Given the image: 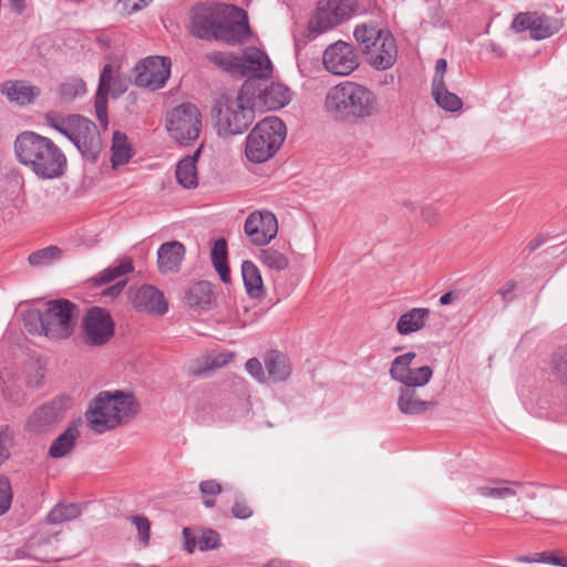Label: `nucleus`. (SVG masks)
Returning a JSON list of instances; mask_svg holds the SVG:
<instances>
[{
    "label": "nucleus",
    "mask_w": 567,
    "mask_h": 567,
    "mask_svg": "<svg viewBox=\"0 0 567 567\" xmlns=\"http://www.w3.org/2000/svg\"><path fill=\"white\" fill-rule=\"evenodd\" d=\"M13 150L17 161L40 179L60 178L68 169L64 152L51 138L33 131L19 133Z\"/></svg>",
    "instance_id": "f257e3e1"
},
{
    "label": "nucleus",
    "mask_w": 567,
    "mask_h": 567,
    "mask_svg": "<svg viewBox=\"0 0 567 567\" xmlns=\"http://www.w3.org/2000/svg\"><path fill=\"white\" fill-rule=\"evenodd\" d=\"M324 107L337 121H357L375 116L379 113V101L365 85L344 81L329 89Z\"/></svg>",
    "instance_id": "f03ea898"
},
{
    "label": "nucleus",
    "mask_w": 567,
    "mask_h": 567,
    "mask_svg": "<svg viewBox=\"0 0 567 567\" xmlns=\"http://www.w3.org/2000/svg\"><path fill=\"white\" fill-rule=\"evenodd\" d=\"M140 410V403L132 393L116 390L102 391L85 413L90 427L99 434L116 429L133 420Z\"/></svg>",
    "instance_id": "7ed1b4c3"
},
{
    "label": "nucleus",
    "mask_w": 567,
    "mask_h": 567,
    "mask_svg": "<svg viewBox=\"0 0 567 567\" xmlns=\"http://www.w3.org/2000/svg\"><path fill=\"white\" fill-rule=\"evenodd\" d=\"M256 81L246 80L235 97L221 96L214 106L216 127L220 136L243 134L255 120L249 95L256 93Z\"/></svg>",
    "instance_id": "20e7f679"
},
{
    "label": "nucleus",
    "mask_w": 567,
    "mask_h": 567,
    "mask_svg": "<svg viewBox=\"0 0 567 567\" xmlns=\"http://www.w3.org/2000/svg\"><path fill=\"white\" fill-rule=\"evenodd\" d=\"M44 122L70 140L85 159L96 162L102 140L94 122L79 114L61 115L56 112L45 113Z\"/></svg>",
    "instance_id": "39448f33"
},
{
    "label": "nucleus",
    "mask_w": 567,
    "mask_h": 567,
    "mask_svg": "<svg viewBox=\"0 0 567 567\" xmlns=\"http://www.w3.org/2000/svg\"><path fill=\"white\" fill-rule=\"evenodd\" d=\"M287 128L282 120L268 116L260 121L246 138L245 154L251 163H264L271 158L282 145Z\"/></svg>",
    "instance_id": "423d86ee"
},
{
    "label": "nucleus",
    "mask_w": 567,
    "mask_h": 567,
    "mask_svg": "<svg viewBox=\"0 0 567 567\" xmlns=\"http://www.w3.org/2000/svg\"><path fill=\"white\" fill-rule=\"evenodd\" d=\"M79 312V306L68 299L47 301L43 308L45 337L53 340H65L71 337Z\"/></svg>",
    "instance_id": "0eeeda50"
},
{
    "label": "nucleus",
    "mask_w": 567,
    "mask_h": 567,
    "mask_svg": "<svg viewBox=\"0 0 567 567\" xmlns=\"http://www.w3.org/2000/svg\"><path fill=\"white\" fill-rule=\"evenodd\" d=\"M202 115L198 109L190 103L174 107L167 116V131L181 144H188L199 136Z\"/></svg>",
    "instance_id": "6e6552de"
},
{
    "label": "nucleus",
    "mask_w": 567,
    "mask_h": 567,
    "mask_svg": "<svg viewBox=\"0 0 567 567\" xmlns=\"http://www.w3.org/2000/svg\"><path fill=\"white\" fill-rule=\"evenodd\" d=\"M355 0H319L309 22L311 33L320 34L350 19L354 12Z\"/></svg>",
    "instance_id": "1a4fd4ad"
},
{
    "label": "nucleus",
    "mask_w": 567,
    "mask_h": 567,
    "mask_svg": "<svg viewBox=\"0 0 567 567\" xmlns=\"http://www.w3.org/2000/svg\"><path fill=\"white\" fill-rule=\"evenodd\" d=\"M115 332V324L106 309L92 307L82 321V341L90 347L106 344Z\"/></svg>",
    "instance_id": "9d476101"
},
{
    "label": "nucleus",
    "mask_w": 567,
    "mask_h": 567,
    "mask_svg": "<svg viewBox=\"0 0 567 567\" xmlns=\"http://www.w3.org/2000/svg\"><path fill=\"white\" fill-rule=\"evenodd\" d=\"M228 10L229 4L224 3L196 4L192 9V34L202 40H214Z\"/></svg>",
    "instance_id": "9b49d317"
},
{
    "label": "nucleus",
    "mask_w": 567,
    "mask_h": 567,
    "mask_svg": "<svg viewBox=\"0 0 567 567\" xmlns=\"http://www.w3.org/2000/svg\"><path fill=\"white\" fill-rule=\"evenodd\" d=\"M225 13L226 17L219 24L214 40L230 45L246 43L252 34L247 12L243 8L229 4V10Z\"/></svg>",
    "instance_id": "f8f14e48"
},
{
    "label": "nucleus",
    "mask_w": 567,
    "mask_h": 567,
    "mask_svg": "<svg viewBox=\"0 0 567 567\" xmlns=\"http://www.w3.org/2000/svg\"><path fill=\"white\" fill-rule=\"evenodd\" d=\"M415 352H408L394 358L390 368V377L402 384V386L417 389L424 386L433 377V370L430 365L411 368Z\"/></svg>",
    "instance_id": "ddd939ff"
},
{
    "label": "nucleus",
    "mask_w": 567,
    "mask_h": 567,
    "mask_svg": "<svg viewBox=\"0 0 567 567\" xmlns=\"http://www.w3.org/2000/svg\"><path fill=\"white\" fill-rule=\"evenodd\" d=\"M135 84L156 91L163 87L171 74V60L165 56H148L134 68Z\"/></svg>",
    "instance_id": "4468645a"
},
{
    "label": "nucleus",
    "mask_w": 567,
    "mask_h": 567,
    "mask_svg": "<svg viewBox=\"0 0 567 567\" xmlns=\"http://www.w3.org/2000/svg\"><path fill=\"white\" fill-rule=\"evenodd\" d=\"M326 70L334 75H349L359 66V55L354 47L344 41L330 44L322 56Z\"/></svg>",
    "instance_id": "2eb2a0df"
},
{
    "label": "nucleus",
    "mask_w": 567,
    "mask_h": 567,
    "mask_svg": "<svg viewBox=\"0 0 567 567\" xmlns=\"http://www.w3.org/2000/svg\"><path fill=\"white\" fill-rule=\"evenodd\" d=\"M70 406L68 396L55 398L39 408L28 417L27 426L34 433H43L59 423Z\"/></svg>",
    "instance_id": "dca6fc26"
},
{
    "label": "nucleus",
    "mask_w": 567,
    "mask_h": 567,
    "mask_svg": "<svg viewBox=\"0 0 567 567\" xmlns=\"http://www.w3.org/2000/svg\"><path fill=\"white\" fill-rule=\"evenodd\" d=\"M512 28L517 32L529 31L533 40H544L558 32L561 23L545 14L520 12L514 18Z\"/></svg>",
    "instance_id": "f3484780"
},
{
    "label": "nucleus",
    "mask_w": 567,
    "mask_h": 567,
    "mask_svg": "<svg viewBox=\"0 0 567 567\" xmlns=\"http://www.w3.org/2000/svg\"><path fill=\"white\" fill-rule=\"evenodd\" d=\"M244 229L251 244L265 246L277 236L278 221L271 212L256 210L246 218Z\"/></svg>",
    "instance_id": "a211bd4d"
},
{
    "label": "nucleus",
    "mask_w": 567,
    "mask_h": 567,
    "mask_svg": "<svg viewBox=\"0 0 567 567\" xmlns=\"http://www.w3.org/2000/svg\"><path fill=\"white\" fill-rule=\"evenodd\" d=\"M256 93L249 95L254 107H265L266 110H279L290 102V90L281 84L271 82L268 84L256 85Z\"/></svg>",
    "instance_id": "6ab92c4d"
},
{
    "label": "nucleus",
    "mask_w": 567,
    "mask_h": 567,
    "mask_svg": "<svg viewBox=\"0 0 567 567\" xmlns=\"http://www.w3.org/2000/svg\"><path fill=\"white\" fill-rule=\"evenodd\" d=\"M367 61L375 70H388L398 59V47L394 37L390 31L384 32L380 42L375 43L370 52L364 53Z\"/></svg>",
    "instance_id": "aec40b11"
},
{
    "label": "nucleus",
    "mask_w": 567,
    "mask_h": 567,
    "mask_svg": "<svg viewBox=\"0 0 567 567\" xmlns=\"http://www.w3.org/2000/svg\"><path fill=\"white\" fill-rule=\"evenodd\" d=\"M132 303L138 311L164 315L168 305L164 293L152 285L140 287L132 297Z\"/></svg>",
    "instance_id": "412c9836"
},
{
    "label": "nucleus",
    "mask_w": 567,
    "mask_h": 567,
    "mask_svg": "<svg viewBox=\"0 0 567 567\" xmlns=\"http://www.w3.org/2000/svg\"><path fill=\"white\" fill-rule=\"evenodd\" d=\"M436 402L433 400H423L417 389L400 386L398 396L399 411L409 416H420L433 409Z\"/></svg>",
    "instance_id": "4be33fe9"
},
{
    "label": "nucleus",
    "mask_w": 567,
    "mask_h": 567,
    "mask_svg": "<svg viewBox=\"0 0 567 567\" xmlns=\"http://www.w3.org/2000/svg\"><path fill=\"white\" fill-rule=\"evenodd\" d=\"M0 92L10 102L18 105H28L41 94L40 87L28 84L21 80H7L0 85Z\"/></svg>",
    "instance_id": "5701e85b"
},
{
    "label": "nucleus",
    "mask_w": 567,
    "mask_h": 567,
    "mask_svg": "<svg viewBox=\"0 0 567 567\" xmlns=\"http://www.w3.org/2000/svg\"><path fill=\"white\" fill-rule=\"evenodd\" d=\"M185 246L177 240L167 241L157 250V266L162 274L177 272L185 257Z\"/></svg>",
    "instance_id": "b1692460"
},
{
    "label": "nucleus",
    "mask_w": 567,
    "mask_h": 567,
    "mask_svg": "<svg viewBox=\"0 0 567 567\" xmlns=\"http://www.w3.org/2000/svg\"><path fill=\"white\" fill-rule=\"evenodd\" d=\"M244 78L256 81V85L262 79H268L272 73V64L266 53L258 49H252L245 53Z\"/></svg>",
    "instance_id": "393cba45"
},
{
    "label": "nucleus",
    "mask_w": 567,
    "mask_h": 567,
    "mask_svg": "<svg viewBox=\"0 0 567 567\" xmlns=\"http://www.w3.org/2000/svg\"><path fill=\"white\" fill-rule=\"evenodd\" d=\"M112 73V65L105 64L100 74L99 86L94 101L96 117L105 128L107 126V95L111 89Z\"/></svg>",
    "instance_id": "a878e982"
},
{
    "label": "nucleus",
    "mask_w": 567,
    "mask_h": 567,
    "mask_svg": "<svg viewBox=\"0 0 567 567\" xmlns=\"http://www.w3.org/2000/svg\"><path fill=\"white\" fill-rule=\"evenodd\" d=\"M185 303L193 309L208 310L215 303L212 285L208 281L194 284L184 296Z\"/></svg>",
    "instance_id": "bb28decb"
},
{
    "label": "nucleus",
    "mask_w": 567,
    "mask_h": 567,
    "mask_svg": "<svg viewBox=\"0 0 567 567\" xmlns=\"http://www.w3.org/2000/svg\"><path fill=\"white\" fill-rule=\"evenodd\" d=\"M264 362L268 377L274 382H284L291 374L289 359L278 350L268 351L264 358Z\"/></svg>",
    "instance_id": "cd10ccee"
},
{
    "label": "nucleus",
    "mask_w": 567,
    "mask_h": 567,
    "mask_svg": "<svg viewBox=\"0 0 567 567\" xmlns=\"http://www.w3.org/2000/svg\"><path fill=\"white\" fill-rule=\"evenodd\" d=\"M241 276L247 295L251 299L261 300L266 296V289L261 278L260 270L250 260H245L241 265Z\"/></svg>",
    "instance_id": "c85d7f7f"
},
{
    "label": "nucleus",
    "mask_w": 567,
    "mask_h": 567,
    "mask_svg": "<svg viewBox=\"0 0 567 567\" xmlns=\"http://www.w3.org/2000/svg\"><path fill=\"white\" fill-rule=\"evenodd\" d=\"M430 317V309L413 308L403 315L396 321V331L401 336H408L417 332L424 328Z\"/></svg>",
    "instance_id": "c756f323"
},
{
    "label": "nucleus",
    "mask_w": 567,
    "mask_h": 567,
    "mask_svg": "<svg viewBox=\"0 0 567 567\" xmlns=\"http://www.w3.org/2000/svg\"><path fill=\"white\" fill-rule=\"evenodd\" d=\"M80 436V430L75 422H72L51 444L49 455L53 458H61L70 453L75 446Z\"/></svg>",
    "instance_id": "7c9ffc66"
},
{
    "label": "nucleus",
    "mask_w": 567,
    "mask_h": 567,
    "mask_svg": "<svg viewBox=\"0 0 567 567\" xmlns=\"http://www.w3.org/2000/svg\"><path fill=\"white\" fill-rule=\"evenodd\" d=\"M199 152L197 150L193 155L185 156L176 166V179L184 188H195L198 185L196 163Z\"/></svg>",
    "instance_id": "2f4dec72"
},
{
    "label": "nucleus",
    "mask_w": 567,
    "mask_h": 567,
    "mask_svg": "<svg viewBox=\"0 0 567 567\" xmlns=\"http://www.w3.org/2000/svg\"><path fill=\"white\" fill-rule=\"evenodd\" d=\"M207 59L215 63L216 65L220 66L226 72L238 75L244 78L245 72V53L241 55H235L230 53H223V52H212L207 54Z\"/></svg>",
    "instance_id": "473e14b6"
},
{
    "label": "nucleus",
    "mask_w": 567,
    "mask_h": 567,
    "mask_svg": "<svg viewBox=\"0 0 567 567\" xmlns=\"http://www.w3.org/2000/svg\"><path fill=\"white\" fill-rule=\"evenodd\" d=\"M432 96L436 104L447 112H457L462 109L463 102L458 95L450 92L442 79L432 85Z\"/></svg>",
    "instance_id": "72a5a7b5"
},
{
    "label": "nucleus",
    "mask_w": 567,
    "mask_h": 567,
    "mask_svg": "<svg viewBox=\"0 0 567 567\" xmlns=\"http://www.w3.org/2000/svg\"><path fill=\"white\" fill-rule=\"evenodd\" d=\"M210 256L214 268L218 272L220 280L224 284H229L230 270L227 264L228 252L226 239L219 238L214 243Z\"/></svg>",
    "instance_id": "f704fd0d"
},
{
    "label": "nucleus",
    "mask_w": 567,
    "mask_h": 567,
    "mask_svg": "<svg viewBox=\"0 0 567 567\" xmlns=\"http://www.w3.org/2000/svg\"><path fill=\"white\" fill-rule=\"evenodd\" d=\"M384 32H388V30L379 29L377 25L372 24H360L355 27L353 35L364 54L370 52V49H372L378 41L380 42Z\"/></svg>",
    "instance_id": "c9c22d12"
},
{
    "label": "nucleus",
    "mask_w": 567,
    "mask_h": 567,
    "mask_svg": "<svg viewBox=\"0 0 567 567\" xmlns=\"http://www.w3.org/2000/svg\"><path fill=\"white\" fill-rule=\"evenodd\" d=\"M133 154L134 152L128 143L126 134L120 131L114 132L111 157L113 167L128 163Z\"/></svg>",
    "instance_id": "e433bc0d"
},
{
    "label": "nucleus",
    "mask_w": 567,
    "mask_h": 567,
    "mask_svg": "<svg viewBox=\"0 0 567 567\" xmlns=\"http://www.w3.org/2000/svg\"><path fill=\"white\" fill-rule=\"evenodd\" d=\"M81 515V507L74 503H59L48 514L49 524H62L78 518Z\"/></svg>",
    "instance_id": "4c0bfd02"
},
{
    "label": "nucleus",
    "mask_w": 567,
    "mask_h": 567,
    "mask_svg": "<svg viewBox=\"0 0 567 567\" xmlns=\"http://www.w3.org/2000/svg\"><path fill=\"white\" fill-rule=\"evenodd\" d=\"M495 483H507L511 486H478L476 491L484 497L505 499L515 496L517 494L516 488H522L524 486L523 483L516 481H495Z\"/></svg>",
    "instance_id": "58836bf2"
},
{
    "label": "nucleus",
    "mask_w": 567,
    "mask_h": 567,
    "mask_svg": "<svg viewBox=\"0 0 567 567\" xmlns=\"http://www.w3.org/2000/svg\"><path fill=\"white\" fill-rule=\"evenodd\" d=\"M134 270L133 262L130 258H125L121 260V262L114 267H109L101 271L95 278L94 282L96 285H105L109 284L121 276L130 274Z\"/></svg>",
    "instance_id": "ea45409f"
},
{
    "label": "nucleus",
    "mask_w": 567,
    "mask_h": 567,
    "mask_svg": "<svg viewBox=\"0 0 567 567\" xmlns=\"http://www.w3.org/2000/svg\"><path fill=\"white\" fill-rule=\"evenodd\" d=\"M234 358L233 353H212L205 358L204 367L193 370L194 375H208L210 372L225 367Z\"/></svg>",
    "instance_id": "a19ab883"
},
{
    "label": "nucleus",
    "mask_w": 567,
    "mask_h": 567,
    "mask_svg": "<svg viewBox=\"0 0 567 567\" xmlns=\"http://www.w3.org/2000/svg\"><path fill=\"white\" fill-rule=\"evenodd\" d=\"M85 92L84 81L78 78L68 79L59 86V96L63 102H71L75 97L85 94Z\"/></svg>",
    "instance_id": "79ce46f5"
},
{
    "label": "nucleus",
    "mask_w": 567,
    "mask_h": 567,
    "mask_svg": "<svg viewBox=\"0 0 567 567\" xmlns=\"http://www.w3.org/2000/svg\"><path fill=\"white\" fill-rule=\"evenodd\" d=\"M62 251L56 246H49L43 249H39L32 252L28 257V261L31 266L43 267L51 265L54 260L61 258Z\"/></svg>",
    "instance_id": "37998d69"
},
{
    "label": "nucleus",
    "mask_w": 567,
    "mask_h": 567,
    "mask_svg": "<svg viewBox=\"0 0 567 567\" xmlns=\"http://www.w3.org/2000/svg\"><path fill=\"white\" fill-rule=\"evenodd\" d=\"M554 377L563 384H567V347L558 348L550 359Z\"/></svg>",
    "instance_id": "c03bdc74"
},
{
    "label": "nucleus",
    "mask_w": 567,
    "mask_h": 567,
    "mask_svg": "<svg viewBox=\"0 0 567 567\" xmlns=\"http://www.w3.org/2000/svg\"><path fill=\"white\" fill-rule=\"evenodd\" d=\"M260 259L271 270L281 271L288 268V258L277 249L267 248L260 250Z\"/></svg>",
    "instance_id": "a18cd8bd"
},
{
    "label": "nucleus",
    "mask_w": 567,
    "mask_h": 567,
    "mask_svg": "<svg viewBox=\"0 0 567 567\" xmlns=\"http://www.w3.org/2000/svg\"><path fill=\"white\" fill-rule=\"evenodd\" d=\"M44 316L42 310H29L23 315L24 327L30 333L44 334Z\"/></svg>",
    "instance_id": "49530a36"
},
{
    "label": "nucleus",
    "mask_w": 567,
    "mask_h": 567,
    "mask_svg": "<svg viewBox=\"0 0 567 567\" xmlns=\"http://www.w3.org/2000/svg\"><path fill=\"white\" fill-rule=\"evenodd\" d=\"M128 520L136 527L138 534V540L143 547L150 545L151 537V522L144 515H133L128 517Z\"/></svg>",
    "instance_id": "de8ad7c7"
},
{
    "label": "nucleus",
    "mask_w": 567,
    "mask_h": 567,
    "mask_svg": "<svg viewBox=\"0 0 567 567\" xmlns=\"http://www.w3.org/2000/svg\"><path fill=\"white\" fill-rule=\"evenodd\" d=\"M221 546L220 535L214 529L202 530L198 538V549L200 551H207L217 549Z\"/></svg>",
    "instance_id": "09e8293b"
},
{
    "label": "nucleus",
    "mask_w": 567,
    "mask_h": 567,
    "mask_svg": "<svg viewBox=\"0 0 567 567\" xmlns=\"http://www.w3.org/2000/svg\"><path fill=\"white\" fill-rule=\"evenodd\" d=\"M12 503V489L7 477H0V516L6 514Z\"/></svg>",
    "instance_id": "8fccbe9b"
},
{
    "label": "nucleus",
    "mask_w": 567,
    "mask_h": 567,
    "mask_svg": "<svg viewBox=\"0 0 567 567\" xmlns=\"http://www.w3.org/2000/svg\"><path fill=\"white\" fill-rule=\"evenodd\" d=\"M534 560L535 563H544L554 566H567V559L565 557L557 556L550 551L536 553L534 555Z\"/></svg>",
    "instance_id": "3c124183"
},
{
    "label": "nucleus",
    "mask_w": 567,
    "mask_h": 567,
    "mask_svg": "<svg viewBox=\"0 0 567 567\" xmlns=\"http://www.w3.org/2000/svg\"><path fill=\"white\" fill-rule=\"evenodd\" d=\"M9 427H0V465L10 457V444L12 435L8 434Z\"/></svg>",
    "instance_id": "603ef678"
},
{
    "label": "nucleus",
    "mask_w": 567,
    "mask_h": 567,
    "mask_svg": "<svg viewBox=\"0 0 567 567\" xmlns=\"http://www.w3.org/2000/svg\"><path fill=\"white\" fill-rule=\"evenodd\" d=\"M231 514L235 518L238 519H247L251 517L252 509L247 504V502L243 498L236 499L233 507H231Z\"/></svg>",
    "instance_id": "864d4df0"
},
{
    "label": "nucleus",
    "mask_w": 567,
    "mask_h": 567,
    "mask_svg": "<svg viewBox=\"0 0 567 567\" xmlns=\"http://www.w3.org/2000/svg\"><path fill=\"white\" fill-rule=\"evenodd\" d=\"M247 372L255 378L259 382L265 381V371L261 362L257 358H250L247 360L246 364Z\"/></svg>",
    "instance_id": "5fc2aeb1"
},
{
    "label": "nucleus",
    "mask_w": 567,
    "mask_h": 567,
    "mask_svg": "<svg viewBox=\"0 0 567 567\" xmlns=\"http://www.w3.org/2000/svg\"><path fill=\"white\" fill-rule=\"evenodd\" d=\"M59 535L60 533H52V534H38L35 536H33L31 539H30V547H42V546H45V545H52L53 543H58L59 542Z\"/></svg>",
    "instance_id": "6e6d98bb"
},
{
    "label": "nucleus",
    "mask_w": 567,
    "mask_h": 567,
    "mask_svg": "<svg viewBox=\"0 0 567 567\" xmlns=\"http://www.w3.org/2000/svg\"><path fill=\"white\" fill-rule=\"evenodd\" d=\"M182 533L184 540V549L188 554H193L196 547H198L199 536H197L190 527H184Z\"/></svg>",
    "instance_id": "4d7b16f0"
},
{
    "label": "nucleus",
    "mask_w": 567,
    "mask_h": 567,
    "mask_svg": "<svg viewBox=\"0 0 567 567\" xmlns=\"http://www.w3.org/2000/svg\"><path fill=\"white\" fill-rule=\"evenodd\" d=\"M203 496H217L221 493V485L216 480H207L199 483Z\"/></svg>",
    "instance_id": "13d9d810"
},
{
    "label": "nucleus",
    "mask_w": 567,
    "mask_h": 567,
    "mask_svg": "<svg viewBox=\"0 0 567 567\" xmlns=\"http://www.w3.org/2000/svg\"><path fill=\"white\" fill-rule=\"evenodd\" d=\"M422 218L430 225H434L440 220V213L433 205L422 207Z\"/></svg>",
    "instance_id": "bf43d9fd"
},
{
    "label": "nucleus",
    "mask_w": 567,
    "mask_h": 567,
    "mask_svg": "<svg viewBox=\"0 0 567 567\" xmlns=\"http://www.w3.org/2000/svg\"><path fill=\"white\" fill-rule=\"evenodd\" d=\"M126 282H127L126 279L117 281L115 285L103 290L102 296L110 297L112 299L116 298L122 292L124 287L126 286Z\"/></svg>",
    "instance_id": "052dcab7"
},
{
    "label": "nucleus",
    "mask_w": 567,
    "mask_h": 567,
    "mask_svg": "<svg viewBox=\"0 0 567 567\" xmlns=\"http://www.w3.org/2000/svg\"><path fill=\"white\" fill-rule=\"evenodd\" d=\"M515 288L516 281L508 280L502 288L498 289L497 293L502 296L505 305H507L512 300V298H508V295H511Z\"/></svg>",
    "instance_id": "680f3d73"
},
{
    "label": "nucleus",
    "mask_w": 567,
    "mask_h": 567,
    "mask_svg": "<svg viewBox=\"0 0 567 567\" xmlns=\"http://www.w3.org/2000/svg\"><path fill=\"white\" fill-rule=\"evenodd\" d=\"M446 69H447V62L445 59L441 58L436 61V64H435V75L432 80V85L435 84V82L439 80V79H442V81H444V74L446 72Z\"/></svg>",
    "instance_id": "e2e57ef3"
},
{
    "label": "nucleus",
    "mask_w": 567,
    "mask_h": 567,
    "mask_svg": "<svg viewBox=\"0 0 567 567\" xmlns=\"http://www.w3.org/2000/svg\"><path fill=\"white\" fill-rule=\"evenodd\" d=\"M125 4L131 8V11L135 12L145 8L152 0H124Z\"/></svg>",
    "instance_id": "0e129e2a"
},
{
    "label": "nucleus",
    "mask_w": 567,
    "mask_h": 567,
    "mask_svg": "<svg viewBox=\"0 0 567 567\" xmlns=\"http://www.w3.org/2000/svg\"><path fill=\"white\" fill-rule=\"evenodd\" d=\"M457 297H458V295L456 292L449 291L441 296L440 303L442 306H447V305L452 303L455 299H457Z\"/></svg>",
    "instance_id": "69168bd1"
},
{
    "label": "nucleus",
    "mask_w": 567,
    "mask_h": 567,
    "mask_svg": "<svg viewBox=\"0 0 567 567\" xmlns=\"http://www.w3.org/2000/svg\"><path fill=\"white\" fill-rule=\"evenodd\" d=\"M12 8L19 12L22 13L25 10V1L24 0H8Z\"/></svg>",
    "instance_id": "338daca9"
},
{
    "label": "nucleus",
    "mask_w": 567,
    "mask_h": 567,
    "mask_svg": "<svg viewBox=\"0 0 567 567\" xmlns=\"http://www.w3.org/2000/svg\"><path fill=\"white\" fill-rule=\"evenodd\" d=\"M545 241V238L542 236L536 237L528 244L529 251H534L537 249Z\"/></svg>",
    "instance_id": "774afa93"
}]
</instances>
